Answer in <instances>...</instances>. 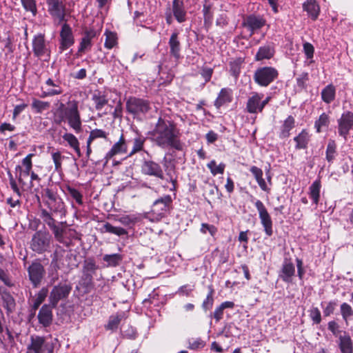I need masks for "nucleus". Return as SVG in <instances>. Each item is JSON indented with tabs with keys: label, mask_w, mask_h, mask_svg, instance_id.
I'll return each instance as SVG.
<instances>
[{
	"label": "nucleus",
	"mask_w": 353,
	"mask_h": 353,
	"mask_svg": "<svg viewBox=\"0 0 353 353\" xmlns=\"http://www.w3.org/2000/svg\"><path fill=\"white\" fill-rule=\"evenodd\" d=\"M152 141L162 149L172 148L181 151L183 144L181 141V133L175 122L159 117L154 129L150 132Z\"/></svg>",
	"instance_id": "1"
},
{
	"label": "nucleus",
	"mask_w": 353,
	"mask_h": 353,
	"mask_svg": "<svg viewBox=\"0 0 353 353\" xmlns=\"http://www.w3.org/2000/svg\"><path fill=\"white\" fill-rule=\"evenodd\" d=\"M79 101L69 100L66 103L61 102L54 112V122L57 125L67 122L74 132H82V121L79 110Z\"/></svg>",
	"instance_id": "2"
},
{
	"label": "nucleus",
	"mask_w": 353,
	"mask_h": 353,
	"mask_svg": "<svg viewBox=\"0 0 353 353\" xmlns=\"http://www.w3.org/2000/svg\"><path fill=\"white\" fill-rule=\"evenodd\" d=\"M41 198L46 208L40 210V217L43 221L48 219L49 214L54 216L65 218L67 214V207L63 199L58 194L57 190L46 188L41 191Z\"/></svg>",
	"instance_id": "3"
},
{
	"label": "nucleus",
	"mask_w": 353,
	"mask_h": 353,
	"mask_svg": "<svg viewBox=\"0 0 353 353\" xmlns=\"http://www.w3.org/2000/svg\"><path fill=\"white\" fill-rule=\"evenodd\" d=\"M48 219L43 221L54 235V239L69 248L72 245V240H81V234L74 229L68 228L66 221H58L50 214Z\"/></svg>",
	"instance_id": "4"
},
{
	"label": "nucleus",
	"mask_w": 353,
	"mask_h": 353,
	"mask_svg": "<svg viewBox=\"0 0 353 353\" xmlns=\"http://www.w3.org/2000/svg\"><path fill=\"white\" fill-rule=\"evenodd\" d=\"M47 11L54 22L59 24L67 22V16L70 14L65 0H46Z\"/></svg>",
	"instance_id": "5"
},
{
	"label": "nucleus",
	"mask_w": 353,
	"mask_h": 353,
	"mask_svg": "<svg viewBox=\"0 0 353 353\" xmlns=\"http://www.w3.org/2000/svg\"><path fill=\"white\" fill-rule=\"evenodd\" d=\"M279 76V70L272 66L258 68L254 72L253 79L261 87H268L275 81Z\"/></svg>",
	"instance_id": "6"
},
{
	"label": "nucleus",
	"mask_w": 353,
	"mask_h": 353,
	"mask_svg": "<svg viewBox=\"0 0 353 353\" xmlns=\"http://www.w3.org/2000/svg\"><path fill=\"white\" fill-rule=\"evenodd\" d=\"M126 110L134 118L145 116L151 110L149 100L137 97H130L126 101Z\"/></svg>",
	"instance_id": "7"
},
{
	"label": "nucleus",
	"mask_w": 353,
	"mask_h": 353,
	"mask_svg": "<svg viewBox=\"0 0 353 353\" xmlns=\"http://www.w3.org/2000/svg\"><path fill=\"white\" fill-rule=\"evenodd\" d=\"M32 47L35 57L39 59L45 57L44 61L50 59L51 55L50 42L46 40L44 33L39 32L34 35Z\"/></svg>",
	"instance_id": "8"
},
{
	"label": "nucleus",
	"mask_w": 353,
	"mask_h": 353,
	"mask_svg": "<svg viewBox=\"0 0 353 353\" xmlns=\"http://www.w3.org/2000/svg\"><path fill=\"white\" fill-rule=\"evenodd\" d=\"M50 243L51 236L50 233L48 231L40 230L32 235L30 241V248L37 254H43L50 248Z\"/></svg>",
	"instance_id": "9"
},
{
	"label": "nucleus",
	"mask_w": 353,
	"mask_h": 353,
	"mask_svg": "<svg viewBox=\"0 0 353 353\" xmlns=\"http://www.w3.org/2000/svg\"><path fill=\"white\" fill-rule=\"evenodd\" d=\"M72 285L68 281L60 282L54 285L50 292L48 301L54 307H57L59 302L66 299L71 292Z\"/></svg>",
	"instance_id": "10"
},
{
	"label": "nucleus",
	"mask_w": 353,
	"mask_h": 353,
	"mask_svg": "<svg viewBox=\"0 0 353 353\" xmlns=\"http://www.w3.org/2000/svg\"><path fill=\"white\" fill-rule=\"evenodd\" d=\"M29 280L33 288L39 287L46 275V270L39 259L34 260L27 268Z\"/></svg>",
	"instance_id": "11"
},
{
	"label": "nucleus",
	"mask_w": 353,
	"mask_h": 353,
	"mask_svg": "<svg viewBox=\"0 0 353 353\" xmlns=\"http://www.w3.org/2000/svg\"><path fill=\"white\" fill-rule=\"evenodd\" d=\"M125 154H128V145L123 133H121L118 141L112 145L111 148L105 154L103 159V166H106L108 162L113 159L114 157Z\"/></svg>",
	"instance_id": "12"
},
{
	"label": "nucleus",
	"mask_w": 353,
	"mask_h": 353,
	"mask_svg": "<svg viewBox=\"0 0 353 353\" xmlns=\"http://www.w3.org/2000/svg\"><path fill=\"white\" fill-rule=\"evenodd\" d=\"M53 347L49 346L44 336L32 335L26 353H53Z\"/></svg>",
	"instance_id": "13"
},
{
	"label": "nucleus",
	"mask_w": 353,
	"mask_h": 353,
	"mask_svg": "<svg viewBox=\"0 0 353 353\" xmlns=\"http://www.w3.org/2000/svg\"><path fill=\"white\" fill-rule=\"evenodd\" d=\"M254 206L258 211L259 217L265 234L268 237L271 236L273 234V222L267 208L261 200H256Z\"/></svg>",
	"instance_id": "14"
},
{
	"label": "nucleus",
	"mask_w": 353,
	"mask_h": 353,
	"mask_svg": "<svg viewBox=\"0 0 353 353\" xmlns=\"http://www.w3.org/2000/svg\"><path fill=\"white\" fill-rule=\"evenodd\" d=\"M172 202L170 195H164L154 201L151 211L154 214L163 217L172 209Z\"/></svg>",
	"instance_id": "15"
},
{
	"label": "nucleus",
	"mask_w": 353,
	"mask_h": 353,
	"mask_svg": "<svg viewBox=\"0 0 353 353\" xmlns=\"http://www.w3.org/2000/svg\"><path fill=\"white\" fill-rule=\"evenodd\" d=\"M339 135L346 141L350 130L353 128V112L345 111L337 120Z\"/></svg>",
	"instance_id": "16"
},
{
	"label": "nucleus",
	"mask_w": 353,
	"mask_h": 353,
	"mask_svg": "<svg viewBox=\"0 0 353 353\" xmlns=\"http://www.w3.org/2000/svg\"><path fill=\"white\" fill-rule=\"evenodd\" d=\"M265 24L266 20L263 16L254 14L247 15L242 22L243 27L250 32V36L261 29Z\"/></svg>",
	"instance_id": "17"
},
{
	"label": "nucleus",
	"mask_w": 353,
	"mask_h": 353,
	"mask_svg": "<svg viewBox=\"0 0 353 353\" xmlns=\"http://www.w3.org/2000/svg\"><path fill=\"white\" fill-rule=\"evenodd\" d=\"M74 43V38L72 28L67 22H64L60 31V43L59 49L61 52L68 49Z\"/></svg>",
	"instance_id": "18"
},
{
	"label": "nucleus",
	"mask_w": 353,
	"mask_h": 353,
	"mask_svg": "<svg viewBox=\"0 0 353 353\" xmlns=\"http://www.w3.org/2000/svg\"><path fill=\"white\" fill-rule=\"evenodd\" d=\"M141 172L145 175L153 176L164 179V174L161 165L152 160H144L141 164Z\"/></svg>",
	"instance_id": "19"
},
{
	"label": "nucleus",
	"mask_w": 353,
	"mask_h": 353,
	"mask_svg": "<svg viewBox=\"0 0 353 353\" xmlns=\"http://www.w3.org/2000/svg\"><path fill=\"white\" fill-rule=\"evenodd\" d=\"M263 93L253 92L248 99L245 110L250 114L261 113L263 110L261 106V99H263Z\"/></svg>",
	"instance_id": "20"
},
{
	"label": "nucleus",
	"mask_w": 353,
	"mask_h": 353,
	"mask_svg": "<svg viewBox=\"0 0 353 353\" xmlns=\"http://www.w3.org/2000/svg\"><path fill=\"white\" fill-rule=\"evenodd\" d=\"M0 299L2 306L8 315L12 314L16 308V301L10 292L4 286L0 285Z\"/></svg>",
	"instance_id": "21"
},
{
	"label": "nucleus",
	"mask_w": 353,
	"mask_h": 353,
	"mask_svg": "<svg viewBox=\"0 0 353 353\" xmlns=\"http://www.w3.org/2000/svg\"><path fill=\"white\" fill-rule=\"evenodd\" d=\"M56 307L52 306L50 302L48 304L43 305L37 315L39 324L44 327H49L53 321L52 309Z\"/></svg>",
	"instance_id": "22"
},
{
	"label": "nucleus",
	"mask_w": 353,
	"mask_h": 353,
	"mask_svg": "<svg viewBox=\"0 0 353 353\" xmlns=\"http://www.w3.org/2000/svg\"><path fill=\"white\" fill-rule=\"evenodd\" d=\"M97 36L96 30L93 28L85 30L83 32L77 52V56H81L85 51L91 49L92 46V39Z\"/></svg>",
	"instance_id": "23"
},
{
	"label": "nucleus",
	"mask_w": 353,
	"mask_h": 353,
	"mask_svg": "<svg viewBox=\"0 0 353 353\" xmlns=\"http://www.w3.org/2000/svg\"><path fill=\"white\" fill-rule=\"evenodd\" d=\"M275 53L274 44L273 43H265L259 48L254 56V61L270 60L274 57Z\"/></svg>",
	"instance_id": "24"
},
{
	"label": "nucleus",
	"mask_w": 353,
	"mask_h": 353,
	"mask_svg": "<svg viewBox=\"0 0 353 353\" xmlns=\"http://www.w3.org/2000/svg\"><path fill=\"white\" fill-rule=\"evenodd\" d=\"M168 45L170 47V54L174 60L178 62L182 57L181 54V46L179 38V32H174L172 33Z\"/></svg>",
	"instance_id": "25"
},
{
	"label": "nucleus",
	"mask_w": 353,
	"mask_h": 353,
	"mask_svg": "<svg viewBox=\"0 0 353 353\" xmlns=\"http://www.w3.org/2000/svg\"><path fill=\"white\" fill-rule=\"evenodd\" d=\"M233 100V92L230 88H223L218 94L216 99L214 102V105L216 109H220L224 105L231 103Z\"/></svg>",
	"instance_id": "26"
},
{
	"label": "nucleus",
	"mask_w": 353,
	"mask_h": 353,
	"mask_svg": "<svg viewBox=\"0 0 353 353\" xmlns=\"http://www.w3.org/2000/svg\"><path fill=\"white\" fill-rule=\"evenodd\" d=\"M172 12L176 20L181 23L187 19V12L185 8L184 0H173Z\"/></svg>",
	"instance_id": "27"
},
{
	"label": "nucleus",
	"mask_w": 353,
	"mask_h": 353,
	"mask_svg": "<svg viewBox=\"0 0 353 353\" xmlns=\"http://www.w3.org/2000/svg\"><path fill=\"white\" fill-rule=\"evenodd\" d=\"M295 274V267L290 260L285 259L281 270L280 278L285 283H291Z\"/></svg>",
	"instance_id": "28"
},
{
	"label": "nucleus",
	"mask_w": 353,
	"mask_h": 353,
	"mask_svg": "<svg viewBox=\"0 0 353 353\" xmlns=\"http://www.w3.org/2000/svg\"><path fill=\"white\" fill-rule=\"evenodd\" d=\"M295 119L293 116L289 115L279 127V137L281 139L288 138L290 136V131L295 128Z\"/></svg>",
	"instance_id": "29"
},
{
	"label": "nucleus",
	"mask_w": 353,
	"mask_h": 353,
	"mask_svg": "<svg viewBox=\"0 0 353 353\" xmlns=\"http://www.w3.org/2000/svg\"><path fill=\"white\" fill-rule=\"evenodd\" d=\"M293 141L295 143L296 150H305L308 148L310 141V134L306 129H303L293 138Z\"/></svg>",
	"instance_id": "30"
},
{
	"label": "nucleus",
	"mask_w": 353,
	"mask_h": 353,
	"mask_svg": "<svg viewBox=\"0 0 353 353\" xmlns=\"http://www.w3.org/2000/svg\"><path fill=\"white\" fill-rule=\"evenodd\" d=\"M92 101L94 103L95 110L100 111L108 103V94L105 91L97 90L92 95Z\"/></svg>",
	"instance_id": "31"
},
{
	"label": "nucleus",
	"mask_w": 353,
	"mask_h": 353,
	"mask_svg": "<svg viewBox=\"0 0 353 353\" xmlns=\"http://www.w3.org/2000/svg\"><path fill=\"white\" fill-rule=\"evenodd\" d=\"M303 9L312 21H316L320 13V7L316 0H306L303 4Z\"/></svg>",
	"instance_id": "32"
},
{
	"label": "nucleus",
	"mask_w": 353,
	"mask_h": 353,
	"mask_svg": "<svg viewBox=\"0 0 353 353\" xmlns=\"http://www.w3.org/2000/svg\"><path fill=\"white\" fill-rule=\"evenodd\" d=\"M336 342L341 353H353V341L347 332L340 336Z\"/></svg>",
	"instance_id": "33"
},
{
	"label": "nucleus",
	"mask_w": 353,
	"mask_h": 353,
	"mask_svg": "<svg viewBox=\"0 0 353 353\" xmlns=\"http://www.w3.org/2000/svg\"><path fill=\"white\" fill-rule=\"evenodd\" d=\"M244 63L245 59L243 57H235L230 60L228 63L229 72L235 79L239 77Z\"/></svg>",
	"instance_id": "34"
},
{
	"label": "nucleus",
	"mask_w": 353,
	"mask_h": 353,
	"mask_svg": "<svg viewBox=\"0 0 353 353\" xmlns=\"http://www.w3.org/2000/svg\"><path fill=\"white\" fill-rule=\"evenodd\" d=\"M146 141V138L141 134H137L132 139V148L131 150L128 152L126 158L132 157L135 154L143 151L144 145Z\"/></svg>",
	"instance_id": "35"
},
{
	"label": "nucleus",
	"mask_w": 353,
	"mask_h": 353,
	"mask_svg": "<svg viewBox=\"0 0 353 353\" xmlns=\"http://www.w3.org/2000/svg\"><path fill=\"white\" fill-rule=\"evenodd\" d=\"M79 287L82 289L84 294L90 293L94 288L93 275L88 273L82 274L79 281Z\"/></svg>",
	"instance_id": "36"
},
{
	"label": "nucleus",
	"mask_w": 353,
	"mask_h": 353,
	"mask_svg": "<svg viewBox=\"0 0 353 353\" xmlns=\"http://www.w3.org/2000/svg\"><path fill=\"white\" fill-rule=\"evenodd\" d=\"M158 68L161 84L165 85L170 84L174 77V73L172 70L164 68L161 63L158 65Z\"/></svg>",
	"instance_id": "37"
},
{
	"label": "nucleus",
	"mask_w": 353,
	"mask_h": 353,
	"mask_svg": "<svg viewBox=\"0 0 353 353\" xmlns=\"http://www.w3.org/2000/svg\"><path fill=\"white\" fill-rule=\"evenodd\" d=\"M63 139L68 143L69 146L72 148L78 157H81L82 153L81 152L79 141L78 139L72 133L66 132L62 136Z\"/></svg>",
	"instance_id": "38"
},
{
	"label": "nucleus",
	"mask_w": 353,
	"mask_h": 353,
	"mask_svg": "<svg viewBox=\"0 0 353 353\" xmlns=\"http://www.w3.org/2000/svg\"><path fill=\"white\" fill-rule=\"evenodd\" d=\"M321 188V181L320 179H316L309 188V196L313 203L317 205L320 200V192Z\"/></svg>",
	"instance_id": "39"
},
{
	"label": "nucleus",
	"mask_w": 353,
	"mask_h": 353,
	"mask_svg": "<svg viewBox=\"0 0 353 353\" xmlns=\"http://www.w3.org/2000/svg\"><path fill=\"white\" fill-rule=\"evenodd\" d=\"M321 99L327 104L331 103L336 97V88L330 83L326 85L321 91Z\"/></svg>",
	"instance_id": "40"
},
{
	"label": "nucleus",
	"mask_w": 353,
	"mask_h": 353,
	"mask_svg": "<svg viewBox=\"0 0 353 353\" xmlns=\"http://www.w3.org/2000/svg\"><path fill=\"white\" fill-rule=\"evenodd\" d=\"M100 231L101 233H110L118 236L128 234V231L125 229L121 227L114 226L109 222H105L100 228Z\"/></svg>",
	"instance_id": "41"
},
{
	"label": "nucleus",
	"mask_w": 353,
	"mask_h": 353,
	"mask_svg": "<svg viewBox=\"0 0 353 353\" xmlns=\"http://www.w3.org/2000/svg\"><path fill=\"white\" fill-rule=\"evenodd\" d=\"M235 304L233 301H224L220 305L216 307L212 314L216 322L220 321L223 317V311L225 309H233Z\"/></svg>",
	"instance_id": "42"
},
{
	"label": "nucleus",
	"mask_w": 353,
	"mask_h": 353,
	"mask_svg": "<svg viewBox=\"0 0 353 353\" xmlns=\"http://www.w3.org/2000/svg\"><path fill=\"white\" fill-rule=\"evenodd\" d=\"M337 154V145L334 140L330 139L325 150V159L330 164H332Z\"/></svg>",
	"instance_id": "43"
},
{
	"label": "nucleus",
	"mask_w": 353,
	"mask_h": 353,
	"mask_svg": "<svg viewBox=\"0 0 353 353\" xmlns=\"http://www.w3.org/2000/svg\"><path fill=\"white\" fill-rule=\"evenodd\" d=\"M203 25L208 30L212 26L214 12L212 10V5L205 3L203 6Z\"/></svg>",
	"instance_id": "44"
},
{
	"label": "nucleus",
	"mask_w": 353,
	"mask_h": 353,
	"mask_svg": "<svg viewBox=\"0 0 353 353\" xmlns=\"http://www.w3.org/2000/svg\"><path fill=\"white\" fill-rule=\"evenodd\" d=\"M124 315V312H118L114 315H111L109 317L108 323L105 325V329L111 331L117 330Z\"/></svg>",
	"instance_id": "45"
},
{
	"label": "nucleus",
	"mask_w": 353,
	"mask_h": 353,
	"mask_svg": "<svg viewBox=\"0 0 353 353\" xmlns=\"http://www.w3.org/2000/svg\"><path fill=\"white\" fill-rule=\"evenodd\" d=\"M48 294V290L43 287L37 294L36 298L34 300V303L32 305V314L34 315L36 311L38 310L41 303L45 301Z\"/></svg>",
	"instance_id": "46"
},
{
	"label": "nucleus",
	"mask_w": 353,
	"mask_h": 353,
	"mask_svg": "<svg viewBox=\"0 0 353 353\" xmlns=\"http://www.w3.org/2000/svg\"><path fill=\"white\" fill-rule=\"evenodd\" d=\"M330 121L329 115L323 112L314 122V128L317 133H320L323 130L326 129L329 127Z\"/></svg>",
	"instance_id": "47"
},
{
	"label": "nucleus",
	"mask_w": 353,
	"mask_h": 353,
	"mask_svg": "<svg viewBox=\"0 0 353 353\" xmlns=\"http://www.w3.org/2000/svg\"><path fill=\"white\" fill-rule=\"evenodd\" d=\"M109 135V132L103 129L94 128L90 132L88 140L92 143L98 139L110 141Z\"/></svg>",
	"instance_id": "48"
},
{
	"label": "nucleus",
	"mask_w": 353,
	"mask_h": 353,
	"mask_svg": "<svg viewBox=\"0 0 353 353\" xmlns=\"http://www.w3.org/2000/svg\"><path fill=\"white\" fill-rule=\"evenodd\" d=\"M31 107L34 112L37 114H41L43 111L47 110L50 108V103L48 101H41L36 98H33Z\"/></svg>",
	"instance_id": "49"
},
{
	"label": "nucleus",
	"mask_w": 353,
	"mask_h": 353,
	"mask_svg": "<svg viewBox=\"0 0 353 353\" xmlns=\"http://www.w3.org/2000/svg\"><path fill=\"white\" fill-rule=\"evenodd\" d=\"M214 290L213 288V286L209 285L208 294L205 299L203 300L201 305V307L205 312L210 310L212 308L214 305Z\"/></svg>",
	"instance_id": "50"
},
{
	"label": "nucleus",
	"mask_w": 353,
	"mask_h": 353,
	"mask_svg": "<svg viewBox=\"0 0 353 353\" xmlns=\"http://www.w3.org/2000/svg\"><path fill=\"white\" fill-rule=\"evenodd\" d=\"M105 41L104 43V47L108 49H112L118 44V37L117 33L106 30L105 32Z\"/></svg>",
	"instance_id": "51"
},
{
	"label": "nucleus",
	"mask_w": 353,
	"mask_h": 353,
	"mask_svg": "<svg viewBox=\"0 0 353 353\" xmlns=\"http://www.w3.org/2000/svg\"><path fill=\"white\" fill-rule=\"evenodd\" d=\"M97 269L98 265L96 264L94 259L93 258H88L83 262L82 274L88 273L93 275Z\"/></svg>",
	"instance_id": "52"
},
{
	"label": "nucleus",
	"mask_w": 353,
	"mask_h": 353,
	"mask_svg": "<svg viewBox=\"0 0 353 353\" xmlns=\"http://www.w3.org/2000/svg\"><path fill=\"white\" fill-rule=\"evenodd\" d=\"M65 190L68 194L78 205H82L83 204V194L79 190L70 186V185H65Z\"/></svg>",
	"instance_id": "53"
},
{
	"label": "nucleus",
	"mask_w": 353,
	"mask_h": 353,
	"mask_svg": "<svg viewBox=\"0 0 353 353\" xmlns=\"http://www.w3.org/2000/svg\"><path fill=\"white\" fill-rule=\"evenodd\" d=\"M21 6L26 12H30L32 17L38 14L36 0H21Z\"/></svg>",
	"instance_id": "54"
},
{
	"label": "nucleus",
	"mask_w": 353,
	"mask_h": 353,
	"mask_svg": "<svg viewBox=\"0 0 353 353\" xmlns=\"http://www.w3.org/2000/svg\"><path fill=\"white\" fill-rule=\"evenodd\" d=\"M340 312L343 320L347 325L349 319L353 316V309L352 306L347 303L344 302L340 305Z\"/></svg>",
	"instance_id": "55"
},
{
	"label": "nucleus",
	"mask_w": 353,
	"mask_h": 353,
	"mask_svg": "<svg viewBox=\"0 0 353 353\" xmlns=\"http://www.w3.org/2000/svg\"><path fill=\"white\" fill-rule=\"evenodd\" d=\"M123 258L120 254H105L103 260L108 263V266L117 267L119 265Z\"/></svg>",
	"instance_id": "56"
},
{
	"label": "nucleus",
	"mask_w": 353,
	"mask_h": 353,
	"mask_svg": "<svg viewBox=\"0 0 353 353\" xmlns=\"http://www.w3.org/2000/svg\"><path fill=\"white\" fill-rule=\"evenodd\" d=\"M309 81V73L303 72L296 79V86L299 91L305 90L307 88V81Z\"/></svg>",
	"instance_id": "57"
},
{
	"label": "nucleus",
	"mask_w": 353,
	"mask_h": 353,
	"mask_svg": "<svg viewBox=\"0 0 353 353\" xmlns=\"http://www.w3.org/2000/svg\"><path fill=\"white\" fill-rule=\"evenodd\" d=\"M207 167L210 169L211 174L213 176H216L218 174H223L225 164L221 163L219 165H216V161L212 160L207 164Z\"/></svg>",
	"instance_id": "58"
},
{
	"label": "nucleus",
	"mask_w": 353,
	"mask_h": 353,
	"mask_svg": "<svg viewBox=\"0 0 353 353\" xmlns=\"http://www.w3.org/2000/svg\"><path fill=\"white\" fill-rule=\"evenodd\" d=\"M327 328L332 332L333 336L339 339L340 336H343L347 332L340 329L339 325L335 321H331L327 323Z\"/></svg>",
	"instance_id": "59"
},
{
	"label": "nucleus",
	"mask_w": 353,
	"mask_h": 353,
	"mask_svg": "<svg viewBox=\"0 0 353 353\" xmlns=\"http://www.w3.org/2000/svg\"><path fill=\"white\" fill-rule=\"evenodd\" d=\"M321 307H323V312L324 316H330L333 314L335 311V309L337 306V301L332 300L326 303V305L323 307V302L321 303Z\"/></svg>",
	"instance_id": "60"
},
{
	"label": "nucleus",
	"mask_w": 353,
	"mask_h": 353,
	"mask_svg": "<svg viewBox=\"0 0 353 353\" xmlns=\"http://www.w3.org/2000/svg\"><path fill=\"white\" fill-rule=\"evenodd\" d=\"M0 281L3 283V284L7 286L12 288L14 285V282L12 281L11 276L7 270H4L0 267Z\"/></svg>",
	"instance_id": "61"
},
{
	"label": "nucleus",
	"mask_w": 353,
	"mask_h": 353,
	"mask_svg": "<svg viewBox=\"0 0 353 353\" xmlns=\"http://www.w3.org/2000/svg\"><path fill=\"white\" fill-rule=\"evenodd\" d=\"M309 316L314 324H320L322 321L321 312L317 307H313L309 310Z\"/></svg>",
	"instance_id": "62"
},
{
	"label": "nucleus",
	"mask_w": 353,
	"mask_h": 353,
	"mask_svg": "<svg viewBox=\"0 0 353 353\" xmlns=\"http://www.w3.org/2000/svg\"><path fill=\"white\" fill-rule=\"evenodd\" d=\"M65 252V250L62 249L60 246H57L55 249L54 252L52 254V261L51 265H54L57 268H59V261L61 260L62 257V254Z\"/></svg>",
	"instance_id": "63"
},
{
	"label": "nucleus",
	"mask_w": 353,
	"mask_h": 353,
	"mask_svg": "<svg viewBox=\"0 0 353 353\" xmlns=\"http://www.w3.org/2000/svg\"><path fill=\"white\" fill-rule=\"evenodd\" d=\"M205 345V343L201 338H192L188 340V347L190 350H199L202 349Z\"/></svg>",
	"instance_id": "64"
}]
</instances>
